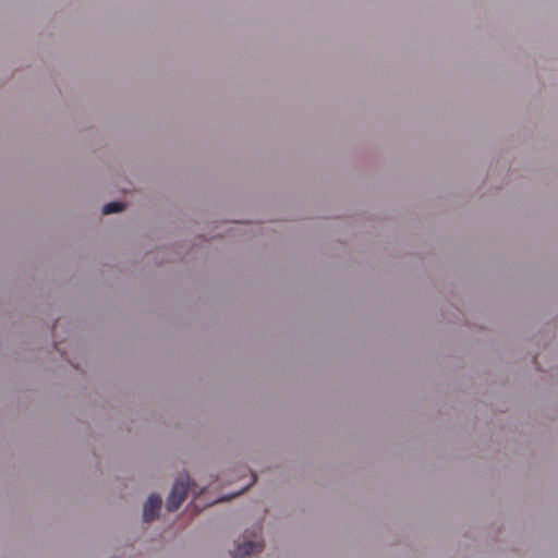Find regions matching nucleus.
I'll return each mask as SVG.
<instances>
[{
    "label": "nucleus",
    "mask_w": 558,
    "mask_h": 558,
    "mask_svg": "<svg viewBox=\"0 0 558 558\" xmlns=\"http://www.w3.org/2000/svg\"><path fill=\"white\" fill-rule=\"evenodd\" d=\"M177 509L179 508L180 504L183 502L187 495L194 494L198 495L201 490L197 489V486L195 483H192L190 480V476L187 474H179L177 476Z\"/></svg>",
    "instance_id": "nucleus-1"
},
{
    "label": "nucleus",
    "mask_w": 558,
    "mask_h": 558,
    "mask_svg": "<svg viewBox=\"0 0 558 558\" xmlns=\"http://www.w3.org/2000/svg\"><path fill=\"white\" fill-rule=\"evenodd\" d=\"M264 544L262 542L248 541L239 545L233 554L232 558H246L253 554L262 551Z\"/></svg>",
    "instance_id": "nucleus-3"
},
{
    "label": "nucleus",
    "mask_w": 558,
    "mask_h": 558,
    "mask_svg": "<svg viewBox=\"0 0 558 558\" xmlns=\"http://www.w3.org/2000/svg\"><path fill=\"white\" fill-rule=\"evenodd\" d=\"M252 478L253 480H252L251 484H253L256 481V476L254 474H252Z\"/></svg>",
    "instance_id": "nucleus-6"
},
{
    "label": "nucleus",
    "mask_w": 558,
    "mask_h": 558,
    "mask_svg": "<svg viewBox=\"0 0 558 558\" xmlns=\"http://www.w3.org/2000/svg\"><path fill=\"white\" fill-rule=\"evenodd\" d=\"M124 208H125V205L123 203L111 202V203L106 204L102 207V214L109 215V214H113V213H119V211H122Z\"/></svg>",
    "instance_id": "nucleus-4"
},
{
    "label": "nucleus",
    "mask_w": 558,
    "mask_h": 558,
    "mask_svg": "<svg viewBox=\"0 0 558 558\" xmlns=\"http://www.w3.org/2000/svg\"><path fill=\"white\" fill-rule=\"evenodd\" d=\"M250 485H252L251 483L250 484H246V486H244L243 489H247V487H250Z\"/></svg>",
    "instance_id": "nucleus-8"
},
{
    "label": "nucleus",
    "mask_w": 558,
    "mask_h": 558,
    "mask_svg": "<svg viewBox=\"0 0 558 558\" xmlns=\"http://www.w3.org/2000/svg\"><path fill=\"white\" fill-rule=\"evenodd\" d=\"M250 485H252L251 483L250 484H246V486H244L243 489H247V487H250Z\"/></svg>",
    "instance_id": "nucleus-7"
},
{
    "label": "nucleus",
    "mask_w": 558,
    "mask_h": 558,
    "mask_svg": "<svg viewBox=\"0 0 558 558\" xmlns=\"http://www.w3.org/2000/svg\"><path fill=\"white\" fill-rule=\"evenodd\" d=\"M167 508L170 511L174 509V485L172 486V488L168 495Z\"/></svg>",
    "instance_id": "nucleus-5"
},
{
    "label": "nucleus",
    "mask_w": 558,
    "mask_h": 558,
    "mask_svg": "<svg viewBox=\"0 0 558 558\" xmlns=\"http://www.w3.org/2000/svg\"><path fill=\"white\" fill-rule=\"evenodd\" d=\"M162 500L160 496L153 494L147 499L143 508V519L145 522L153 521L161 509Z\"/></svg>",
    "instance_id": "nucleus-2"
}]
</instances>
